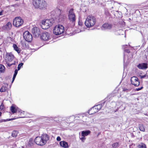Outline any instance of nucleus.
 <instances>
[{
	"mask_svg": "<svg viewBox=\"0 0 148 148\" xmlns=\"http://www.w3.org/2000/svg\"><path fill=\"white\" fill-rule=\"evenodd\" d=\"M18 133V132L17 130L13 131L12 133V136L14 137H16Z\"/></svg>",
	"mask_w": 148,
	"mask_h": 148,
	"instance_id": "c756f323",
	"label": "nucleus"
},
{
	"mask_svg": "<svg viewBox=\"0 0 148 148\" xmlns=\"http://www.w3.org/2000/svg\"><path fill=\"white\" fill-rule=\"evenodd\" d=\"M18 69H16L14 71V74L12 78V83L13 82L16 77V75L18 73Z\"/></svg>",
	"mask_w": 148,
	"mask_h": 148,
	"instance_id": "393cba45",
	"label": "nucleus"
},
{
	"mask_svg": "<svg viewBox=\"0 0 148 148\" xmlns=\"http://www.w3.org/2000/svg\"><path fill=\"white\" fill-rule=\"evenodd\" d=\"M54 23L53 19H47L43 20L41 25L42 28L44 29H48Z\"/></svg>",
	"mask_w": 148,
	"mask_h": 148,
	"instance_id": "20e7f679",
	"label": "nucleus"
},
{
	"mask_svg": "<svg viewBox=\"0 0 148 148\" xmlns=\"http://www.w3.org/2000/svg\"><path fill=\"white\" fill-rule=\"evenodd\" d=\"M96 18L93 16H88L86 18L85 24L88 27H90L93 26L95 23Z\"/></svg>",
	"mask_w": 148,
	"mask_h": 148,
	"instance_id": "39448f33",
	"label": "nucleus"
},
{
	"mask_svg": "<svg viewBox=\"0 0 148 148\" xmlns=\"http://www.w3.org/2000/svg\"><path fill=\"white\" fill-rule=\"evenodd\" d=\"M84 137H85L83 136L82 137L80 138V139L83 141L85 140V138Z\"/></svg>",
	"mask_w": 148,
	"mask_h": 148,
	"instance_id": "37998d69",
	"label": "nucleus"
},
{
	"mask_svg": "<svg viewBox=\"0 0 148 148\" xmlns=\"http://www.w3.org/2000/svg\"><path fill=\"white\" fill-rule=\"evenodd\" d=\"M2 11L0 12V15H2Z\"/></svg>",
	"mask_w": 148,
	"mask_h": 148,
	"instance_id": "c03bdc74",
	"label": "nucleus"
},
{
	"mask_svg": "<svg viewBox=\"0 0 148 148\" xmlns=\"http://www.w3.org/2000/svg\"><path fill=\"white\" fill-rule=\"evenodd\" d=\"M13 46L14 49L18 53H19L20 52V51L16 45L14 44Z\"/></svg>",
	"mask_w": 148,
	"mask_h": 148,
	"instance_id": "5701e85b",
	"label": "nucleus"
},
{
	"mask_svg": "<svg viewBox=\"0 0 148 148\" xmlns=\"http://www.w3.org/2000/svg\"><path fill=\"white\" fill-rule=\"evenodd\" d=\"M127 45H124L123 48L124 50V62H129V61L132 58V53L130 52L129 49H127L129 46Z\"/></svg>",
	"mask_w": 148,
	"mask_h": 148,
	"instance_id": "f03ea898",
	"label": "nucleus"
},
{
	"mask_svg": "<svg viewBox=\"0 0 148 148\" xmlns=\"http://www.w3.org/2000/svg\"><path fill=\"white\" fill-rule=\"evenodd\" d=\"M78 28L79 29V32H83L84 30V26H83V23L81 21L79 20L78 22Z\"/></svg>",
	"mask_w": 148,
	"mask_h": 148,
	"instance_id": "2eb2a0df",
	"label": "nucleus"
},
{
	"mask_svg": "<svg viewBox=\"0 0 148 148\" xmlns=\"http://www.w3.org/2000/svg\"><path fill=\"white\" fill-rule=\"evenodd\" d=\"M32 32L34 36L36 37H38L40 34L39 29L36 27H34L32 29Z\"/></svg>",
	"mask_w": 148,
	"mask_h": 148,
	"instance_id": "9b49d317",
	"label": "nucleus"
},
{
	"mask_svg": "<svg viewBox=\"0 0 148 148\" xmlns=\"http://www.w3.org/2000/svg\"><path fill=\"white\" fill-rule=\"evenodd\" d=\"M140 78L142 79V78H145V77H147V78L148 77V76L146 74H145L144 75H140Z\"/></svg>",
	"mask_w": 148,
	"mask_h": 148,
	"instance_id": "58836bf2",
	"label": "nucleus"
},
{
	"mask_svg": "<svg viewBox=\"0 0 148 148\" xmlns=\"http://www.w3.org/2000/svg\"><path fill=\"white\" fill-rule=\"evenodd\" d=\"M64 31V27L62 25H58L54 27L53 32L56 35H59L62 33Z\"/></svg>",
	"mask_w": 148,
	"mask_h": 148,
	"instance_id": "0eeeda50",
	"label": "nucleus"
},
{
	"mask_svg": "<svg viewBox=\"0 0 148 148\" xmlns=\"http://www.w3.org/2000/svg\"><path fill=\"white\" fill-rule=\"evenodd\" d=\"M143 88V87L142 86L140 88H136V91H139L140 90H141V89H142Z\"/></svg>",
	"mask_w": 148,
	"mask_h": 148,
	"instance_id": "a19ab883",
	"label": "nucleus"
},
{
	"mask_svg": "<svg viewBox=\"0 0 148 148\" xmlns=\"http://www.w3.org/2000/svg\"><path fill=\"white\" fill-rule=\"evenodd\" d=\"M20 112L21 113H23V112H24V111L22 112L21 110L18 108H16V112Z\"/></svg>",
	"mask_w": 148,
	"mask_h": 148,
	"instance_id": "e433bc0d",
	"label": "nucleus"
},
{
	"mask_svg": "<svg viewBox=\"0 0 148 148\" xmlns=\"http://www.w3.org/2000/svg\"><path fill=\"white\" fill-rule=\"evenodd\" d=\"M14 58V56L11 53L8 54L5 58V60L8 63L10 62L13 60Z\"/></svg>",
	"mask_w": 148,
	"mask_h": 148,
	"instance_id": "ddd939ff",
	"label": "nucleus"
},
{
	"mask_svg": "<svg viewBox=\"0 0 148 148\" xmlns=\"http://www.w3.org/2000/svg\"><path fill=\"white\" fill-rule=\"evenodd\" d=\"M60 145L64 148H67L68 147V143L64 141H61L60 142Z\"/></svg>",
	"mask_w": 148,
	"mask_h": 148,
	"instance_id": "a211bd4d",
	"label": "nucleus"
},
{
	"mask_svg": "<svg viewBox=\"0 0 148 148\" xmlns=\"http://www.w3.org/2000/svg\"><path fill=\"white\" fill-rule=\"evenodd\" d=\"M139 128L140 131L145 132V129L143 125L142 124H139Z\"/></svg>",
	"mask_w": 148,
	"mask_h": 148,
	"instance_id": "a878e982",
	"label": "nucleus"
},
{
	"mask_svg": "<svg viewBox=\"0 0 148 148\" xmlns=\"http://www.w3.org/2000/svg\"><path fill=\"white\" fill-rule=\"evenodd\" d=\"M119 146V143H115L113 144L112 145V147L115 148H116V147H118Z\"/></svg>",
	"mask_w": 148,
	"mask_h": 148,
	"instance_id": "72a5a7b5",
	"label": "nucleus"
},
{
	"mask_svg": "<svg viewBox=\"0 0 148 148\" xmlns=\"http://www.w3.org/2000/svg\"><path fill=\"white\" fill-rule=\"evenodd\" d=\"M84 117L83 115L82 114H81L79 115L78 116H76L75 118L77 119H79L78 118H79L80 119H82V117Z\"/></svg>",
	"mask_w": 148,
	"mask_h": 148,
	"instance_id": "f704fd0d",
	"label": "nucleus"
},
{
	"mask_svg": "<svg viewBox=\"0 0 148 148\" xmlns=\"http://www.w3.org/2000/svg\"><path fill=\"white\" fill-rule=\"evenodd\" d=\"M21 43L23 49H25L28 48V44L26 43V41L22 40L21 41Z\"/></svg>",
	"mask_w": 148,
	"mask_h": 148,
	"instance_id": "6ab92c4d",
	"label": "nucleus"
},
{
	"mask_svg": "<svg viewBox=\"0 0 148 148\" xmlns=\"http://www.w3.org/2000/svg\"><path fill=\"white\" fill-rule=\"evenodd\" d=\"M73 9H71L69 11L68 15L69 20L71 23V27L74 26L76 21L75 15L73 12Z\"/></svg>",
	"mask_w": 148,
	"mask_h": 148,
	"instance_id": "423d86ee",
	"label": "nucleus"
},
{
	"mask_svg": "<svg viewBox=\"0 0 148 148\" xmlns=\"http://www.w3.org/2000/svg\"><path fill=\"white\" fill-rule=\"evenodd\" d=\"M49 139V135L46 134H43L41 136L36 137L34 140V141L37 145L43 146L46 144Z\"/></svg>",
	"mask_w": 148,
	"mask_h": 148,
	"instance_id": "f257e3e1",
	"label": "nucleus"
},
{
	"mask_svg": "<svg viewBox=\"0 0 148 148\" xmlns=\"http://www.w3.org/2000/svg\"><path fill=\"white\" fill-rule=\"evenodd\" d=\"M131 84L136 86H138L140 84V82L138 78L135 76L131 78Z\"/></svg>",
	"mask_w": 148,
	"mask_h": 148,
	"instance_id": "f8f14e48",
	"label": "nucleus"
},
{
	"mask_svg": "<svg viewBox=\"0 0 148 148\" xmlns=\"http://www.w3.org/2000/svg\"><path fill=\"white\" fill-rule=\"evenodd\" d=\"M23 23V21L20 17H16L14 20L13 24L14 26L18 27L21 26Z\"/></svg>",
	"mask_w": 148,
	"mask_h": 148,
	"instance_id": "6e6552de",
	"label": "nucleus"
},
{
	"mask_svg": "<svg viewBox=\"0 0 148 148\" xmlns=\"http://www.w3.org/2000/svg\"><path fill=\"white\" fill-rule=\"evenodd\" d=\"M98 112V110H96V108L94 106L88 111V113L89 114L91 115Z\"/></svg>",
	"mask_w": 148,
	"mask_h": 148,
	"instance_id": "f3484780",
	"label": "nucleus"
},
{
	"mask_svg": "<svg viewBox=\"0 0 148 148\" xmlns=\"http://www.w3.org/2000/svg\"><path fill=\"white\" fill-rule=\"evenodd\" d=\"M50 36L49 33L45 32L42 33L40 36L41 39L43 41H47L50 39Z\"/></svg>",
	"mask_w": 148,
	"mask_h": 148,
	"instance_id": "9d476101",
	"label": "nucleus"
},
{
	"mask_svg": "<svg viewBox=\"0 0 148 148\" xmlns=\"http://www.w3.org/2000/svg\"><path fill=\"white\" fill-rule=\"evenodd\" d=\"M12 27V25L9 22L7 23L6 25L4 26V28L8 30H10Z\"/></svg>",
	"mask_w": 148,
	"mask_h": 148,
	"instance_id": "4be33fe9",
	"label": "nucleus"
},
{
	"mask_svg": "<svg viewBox=\"0 0 148 148\" xmlns=\"http://www.w3.org/2000/svg\"><path fill=\"white\" fill-rule=\"evenodd\" d=\"M147 72H148V71H147Z\"/></svg>",
	"mask_w": 148,
	"mask_h": 148,
	"instance_id": "09e8293b",
	"label": "nucleus"
},
{
	"mask_svg": "<svg viewBox=\"0 0 148 148\" xmlns=\"http://www.w3.org/2000/svg\"><path fill=\"white\" fill-rule=\"evenodd\" d=\"M13 120V119H1L0 120V123L5 122L7 121H11Z\"/></svg>",
	"mask_w": 148,
	"mask_h": 148,
	"instance_id": "473e14b6",
	"label": "nucleus"
},
{
	"mask_svg": "<svg viewBox=\"0 0 148 148\" xmlns=\"http://www.w3.org/2000/svg\"><path fill=\"white\" fill-rule=\"evenodd\" d=\"M56 140L58 141H60L61 139L60 137V136H58Z\"/></svg>",
	"mask_w": 148,
	"mask_h": 148,
	"instance_id": "79ce46f5",
	"label": "nucleus"
},
{
	"mask_svg": "<svg viewBox=\"0 0 148 148\" xmlns=\"http://www.w3.org/2000/svg\"><path fill=\"white\" fill-rule=\"evenodd\" d=\"M34 143V142L33 139L32 138H30L28 143L29 146L31 147L33 145Z\"/></svg>",
	"mask_w": 148,
	"mask_h": 148,
	"instance_id": "bb28decb",
	"label": "nucleus"
},
{
	"mask_svg": "<svg viewBox=\"0 0 148 148\" xmlns=\"http://www.w3.org/2000/svg\"><path fill=\"white\" fill-rule=\"evenodd\" d=\"M23 36L26 41L31 42L32 40V36L28 31L25 32L23 33Z\"/></svg>",
	"mask_w": 148,
	"mask_h": 148,
	"instance_id": "1a4fd4ad",
	"label": "nucleus"
},
{
	"mask_svg": "<svg viewBox=\"0 0 148 148\" xmlns=\"http://www.w3.org/2000/svg\"><path fill=\"white\" fill-rule=\"evenodd\" d=\"M16 62L15 61H13V62L12 63H8L7 64L8 65V66L10 67L12 65H15V64Z\"/></svg>",
	"mask_w": 148,
	"mask_h": 148,
	"instance_id": "4c0bfd02",
	"label": "nucleus"
},
{
	"mask_svg": "<svg viewBox=\"0 0 148 148\" xmlns=\"http://www.w3.org/2000/svg\"><path fill=\"white\" fill-rule=\"evenodd\" d=\"M138 148H147L146 145L143 143H141L138 145Z\"/></svg>",
	"mask_w": 148,
	"mask_h": 148,
	"instance_id": "b1692460",
	"label": "nucleus"
},
{
	"mask_svg": "<svg viewBox=\"0 0 148 148\" xmlns=\"http://www.w3.org/2000/svg\"><path fill=\"white\" fill-rule=\"evenodd\" d=\"M4 106L2 103L0 106V110H2L3 109Z\"/></svg>",
	"mask_w": 148,
	"mask_h": 148,
	"instance_id": "ea45409f",
	"label": "nucleus"
},
{
	"mask_svg": "<svg viewBox=\"0 0 148 148\" xmlns=\"http://www.w3.org/2000/svg\"><path fill=\"white\" fill-rule=\"evenodd\" d=\"M104 103L105 102H103L100 104L95 106L94 107L96 108V110H98V112L101 108L104 105Z\"/></svg>",
	"mask_w": 148,
	"mask_h": 148,
	"instance_id": "aec40b11",
	"label": "nucleus"
},
{
	"mask_svg": "<svg viewBox=\"0 0 148 148\" xmlns=\"http://www.w3.org/2000/svg\"><path fill=\"white\" fill-rule=\"evenodd\" d=\"M127 90V89H123V90H124V91H125L126 90Z\"/></svg>",
	"mask_w": 148,
	"mask_h": 148,
	"instance_id": "49530a36",
	"label": "nucleus"
},
{
	"mask_svg": "<svg viewBox=\"0 0 148 148\" xmlns=\"http://www.w3.org/2000/svg\"><path fill=\"white\" fill-rule=\"evenodd\" d=\"M112 8H113V7H112Z\"/></svg>",
	"mask_w": 148,
	"mask_h": 148,
	"instance_id": "de8ad7c7",
	"label": "nucleus"
},
{
	"mask_svg": "<svg viewBox=\"0 0 148 148\" xmlns=\"http://www.w3.org/2000/svg\"><path fill=\"white\" fill-rule=\"evenodd\" d=\"M2 114L1 112L0 111V116H1Z\"/></svg>",
	"mask_w": 148,
	"mask_h": 148,
	"instance_id": "a18cd8bd",
	"label": "nucleus"
},
{
	"mask_svg": "<svg viewBox=\"0 0 148 148\" xmlns=\"http://www.w3.org/2000/svg\"><path fill=\"white\" fill-rule=\"evenodd\" d=\"M90 133V130H88L85 131H82V136L85 137L87 136Z\"/></svg>",
	"mask_w": 148,
	"mask_h": 148,
	"instance_id": "412c9836",
	"label": "nucleus"
},
{
	"mask_svg": "<svg viewBox=\"0 0 148 148\" xmlns=\"http://www.w3.org/2000/svg\"><path fill=\"white\" fill-rule=\"evenodd\" d=\"M112 25L108 23H105L102 25L101 29L103 30L110 29L112 28Z\"/></svg>",
	"mask_w": 148,
	"mask_h": 148,
	"instance_id": "4468645a",
	"label": "nucleus"
},
{
	"mask_svg": "<svg viewBox=\"0 0 148 148\" xmlns=\"http://www.w3.org/2000/svg\"><path fill=\"white\" fill-rule=\"evenodd\" d=\"M5 69L4 66L2 64H0V72L1 73L4 72Z\"/></svg>",
	"mask_w": 148,
	"mask_h": 148,
	"instance_id": "2f4dec72",
	"label": "nucleus"
},
{
	"mask_svg": "<svg viewBox=\"0 0 148 148\" xmlns=\"http://www.w3.org/2000/svg\"><path fill=\"white\" fill-rule=\"evenodd\" d=\"M7 87L4 86H2L1 88L0 89V91L1 92H3L5 91L7 89Z\"/></svg>",
	"mask_w": 148,
	"mask_h": 148,
	"instance_id": "cd10ccee",
	"label": "nucleus"
},
{
	"mask_svg": "<svg viewBox=\"0 0 148 148\" xmlns=\"http://www.w3.org/2000/svg\"><path fill=\"white\" fill-rule=\"evenodd\" d=\"M33 4L36 8L42 9L46 7V3L43 0H33Z\"/></svg>",
	"mask_w": 148,
	"mask_h": 148,
	"instance_id": "7ed1b4c3",
	"label": "nucleus"
},
{
	"mask_svg": "<svg viewBox=\"0 0 148 148\" xmlns=\"http://www.w3.org/2000/svg\"><path fill=\"white\" fill-rule=\"evenodd\" d=\"M143 38L145 40H148V32H145L143 36Z\"/></svg>",
	"mask_w": 148,
	"mask_h": 148,
	"instance_id": "7c9ffc66",
	"label": "nucleus"
},
{
	"mask_svg": "<svg viewBox=\"0 0 148 148\" xmlns=\"http://www.w3.org/2000/svg\"><path fill=\"white\" fill-rule=\"evenodd\" d=\"M138 68L140 69H146L147 68V64L146 63L139 64L138 66Z\"/></svg>",
	"mask_w": 148,
	"mask_h": 148,
	"instance_id": "dca6fc26",
	"label": "nucleus"
},
{
	"mask_svg": "<svg viewBox=\"0 0 148 148\" xmlns=\"http://www.w3.org/2000/svg\"><path fill=\"white\" fill-rule=\"evenodd\" d=\"M23 63H21L19 64L18 65L17 69L18 70H19L20 69L21 67L23 66Z\"/></svg>",
	"mask_w": 148,
	"mask_h": 148,
	"instance_id": "c9c22d12",
	"label": "nucleus"
},
{
	"mask_svg": "<svg viewBox=\"0 0 148 148\" xmlns=\"http://www.w3.org/2000/svg\"><path fill=\"white\" fill-rule=\"evenodd\" d=\"M16 108L14 106H12L11 107V110L13 114L16 112Z\"/></svg>",
	"mask_w": 148,
	"mask_h": 148,
	"instance_id": "c85d7f7f",
	"label": "nucleus"
}]
</instances>
